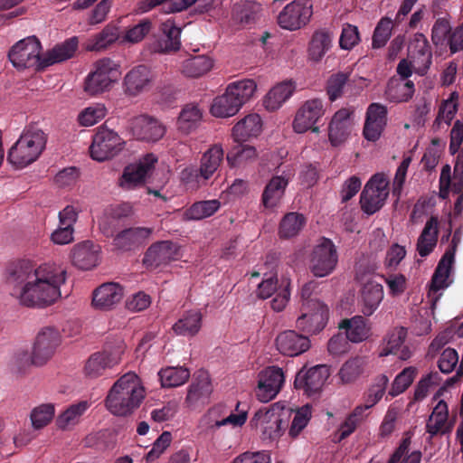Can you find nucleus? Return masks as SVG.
I'll return each mask as SVG.
<instances>
[{
  "instance_id": "obj_1",
  "label": "nucleus",
  "mask_w": 463,
  "mask_h": 463,
  "mask_svg": "<svg viewBox=\"0 0 463 463\" xmlns=\"http://www.w3.org/2000/svg\"><path fill=\"white\" fill-rule=\"evenodd\" d=\"M66 271L50 264L37 266L29 260L10 263L5 274L8 287L16 289H60L65 283Z\"/></svg>"
},
{
  "instance_id": "obj_2",
  "label": "nucleus",
  "mask_w": 463,
  "mask_h": 463,
  "mask_svg": "<svg viewBox=\"0 0 463 463\" xmlns=\"http://www.w3.org/2000/svg\"><path fill=\"white\" fill-rule=\"evenodd\" d=\"M293 411L290 407L275 402L259 409L250 419V425L264 441H278L288 426Z\"/></svg>"
},
{
  "instance_id": "obj_3",
  "label": "nucleus",
  "mask_w": 463,
  "mask_h": 463,
  "mask_svg": "<svg viewBox=\"0 0 463 463\" xmlns=\"http://www.w3.org/2000/svg\"><path fill=\"white\" fill-rule=\"evenodd\" d=\"M47 142L44 132L35 125L26 127L8 152L7 160L18 168L33 163L43 153Z\"/></svg>"
},
{
  "instance_id": "obj_4",
  "label": "nucleus",
  "mask_w": 463,
  "mask_h": 463,
  "mask_svg": "<svg viewBox=\"0 0 463 463\" xmlns=\"http://www.w3.org/2000/svg\"><path fill=\"white\" fill-rule=\"evenodd\" d=\"M256 89L255 81L250 79L230 83L225 92L213 99L211 113L217 118L234 116L250 100Z\"/></svg>"
},
{
  "instance_id": "obj_5",
  "label": "nucleus",
  "mask_w": 463,
  "mask_h": 463,
  "mask_svg": "<svg viewBox=\"0 0 463 463\" xmlns=\"http://www.w3.org/2000/svg\"><path fill=\"white\" fill-rule=\"evenodd\" d=\"M301 300V314L296 320V327L307 335L319 334L328 323L329 307L314 295V291H302Z\"/></svg>"
},
{
  "instance_id": "obj_6",
  "label": "nucleus",
  "mask_w": 463,
  "mask_h": 463,
  "mask_svg": "<svg viewBox=\"0 0 463 463\" xmlns=\"http://www.w3.org/2000/svg\"><path fill=\"white\" fill-rule=\"evenodd\" d=\"M145 397V388L135 373L128 372L122 375L118 380V416L134 412Z\"/></svg>"
},
{
  "instance_id": "obj_7",
  "label": "nucleus",
  "mask_w": 463,
  "mask_h": 463,
  "mask_svg": "<svg viewBox=\"0 0 463 463\" xmlns=\"http://www.w3.org/2000/svg\"><path fill=\"white\" fill-rule=\"evenodd\" d=\"M42 45L35 36L20 40L9 51L8 57L18 70L34 68L43 70L44 55H41Z\"/></svg>"
},
{
  "instance_id": "obj_8",
  "label": "nucleus",
  "mask_w": 463,
  "mask_h": 463,
  "mask_svg": "<svg viewBox=\"0 0 463 463\" xmlns=\"http://www.w3.org/2000/svg\"><path fill=\"white\" fill-rule=\"evenodd\" d=\"M389 181L383 174H375L365 184L361 196L362 210L368 215L378 212L389 195Z\"/></svg>"
},
{
  "instance_id": "obj_9",
  "label": "nucleus",
  "mask_w": 463,
  "mask_h": 463,
  "mask_svg": "<svg viewBox=\"0 0 463 463\" xmlns=\"http://www.w3.org/2000/svg\"><path fill=\"white\" fill-rule=\"evenodd\" d=\"M374 269L370 265L359 263L355 269V279L362 289H383L385 283L389 289H402L406 286V277L402 274H390L388 276L375 274Z\"/></svg>"
},
{
  "instance_id": "obj_10",
  "label": "nucleus",
  "mask_w": 463,
  "mask_h": 463,
  "mask_svg": "<svg viewBox=\"0 0 463 463\" xmlns=\"http://www.w3.org/2000/svg\"><path fill=\"white\" fill-rule=\"evenodd\" d=\"M116 62L104 58L95 63V70L88 74L84 80V91L96 96L108 91L115 81Z\"/></svg>"
},
{
  "instance_id": "obj_11",
  "label": "nucleus",
  "mask_w": 463,
  "mask_h": 463,
  "mask_svg": "<svg viewBox=\"0 0 463 463\" xmlns=\"http://www.w3.org/2000/svg\"><path fill=\"white\" fill-rule=\"evenodd\" d=\"M337 260L338 256L335 244L330 239L323 237L312 250L311 271L316 277H325L335 269Z\"/></svg>"
},
{
  "instance_id": "obj_12",
  "label": "nucleus",
  "mask_w": 463,
  "mask_h": 463,
  "mask_svg": "<svg viewBox=\"0 0 463 463\" xmlns=\"http://www.w3.org/2000/svg\"><path fill=\"white\" fill-rule=\"evenodd\" d=\"M61 343L58 329L44 326L39 330L33 344L34 366H43L53 356Z\"/></svg>"
},
{
  "instance_id": "obj_13",
  "label": "nucleus",
  "mask_w": 463,
  "mask_h": 463,
  "mask_svg": "<svg viewBox=\"0 0 463 463\" xmlns=\"http://www.w3.org/2000/svg\"><path fill=\"white\" fill-rule=\"evenodd\" d=\"M156 163V156L146 154L138 163L131 164L125 167L118 185L126 190L143 186L151 175Z\"/></svg>"
},
{
  "instance_id": "obj_14",
  "label": "nucleus",
  "mask_w": 463,
  "mask_h": 463,
  "mask_svg": "<svg viewBox=\"0 0 463 463\" xmlns=\"http://www.w3.org/2000/svg\"><path fill=\"white\" fill-rule=\"evenodd\" d=\"M313 14L310 0H294L288 4L278 16V23L283 29L294 31L305 26Z\"/></svg>"
},
{
  "instance_id": "obj_15",
  "label": "nucleus",
  "mask_w": 463,
  "mask_h": 463,
  "mask_svg": "<svg viewBox=\"0 0 463 463\" xmlns=\"http://www.w3.org/2000/svg\"><path fill=\"white\" fill-rule=\"evenodd\" d=\"M285 383L283 370L276 365L268 366L258 374V384L255 390L257 399L261 402H269L281 391Z\"/></svg>"
},
{
  "instance_id": "obj_16",
  "label": "nucleus",
  "mask_w": 463,
  "mask_h": 463,
  "mask_svg": "<svg viewBox=\"0 0 463 463\" xmlns=\"http://www.w3.org/2000/svg\"><path fill=\"white\" fill-rule=\"evenodd\" d=\"M113 125L114 122L109 119L98 128L90 146V156L93 160L103 162L111 159L116 155V132L111 128Z\"/></svg>"
},
{
  "instance_id": "obj_17",
  "label": "nucleus",
  "mask_w": 463,
  "mask_h": 463,
  "mask_svg": "<svg viewBox=\"0 0 463 463\" xmlns=\"http://www.w3.org/2000/svg\"><path fill=\"white\" fill-rule=\"evenodd\" d=\"M330 374L329 368L325 364L303 367L296 375L294 386L302 390L307 395H317L323 388Z\"/></svg>"
},
{
  "instance_id": "obj_18",
  "label": "nucleus",
  "mask_w": 463,
  "mask_h": 463,
  "mask_svg": "<svg viewBox=\"0 0 463 463\" xmlns=\"http://www.w3.org/2000/svg\"><path fill=\"white\" fill-rule=\"evenodd\" d=\"M323 101L319 99L307 100L298 110L293 121V128L297 133H305L311 130L314 133L319 132V127L316 123L324 115Z\"/></svg>"
},
{
  "instance_id": "obj_19",
  "label": "nucleus",
  "mask_w": 463,
  "mask_h": 463,
  "mask_svg": "<svg viewBox=\"0 0 463 463\" xmlns=\"http://www.w3.org/2000/svg\"><path fill=\"white\" fill-rule=\"evenodd\" d=\"M128 128L131 136L138 140L156 142L165 135L164 126L157 119L146 115L131 118Z\"/></svg>"
},
{
  "instance_id": "obj_20",
  "label": "nucleus",
  "mask_w": 463,
  "mask_h": 463,
  "mask_svg": "<svg viewBox=\"0 0 463 463\" xmlns=\"http://www.w3.org/2000/svg\"><path fill=\"white\" fill-rule=\"evenodd\" d=\"M71 259L78 269L91 270L101 261V248L91 241H81L73 246Z\"/></svg>"
},
{
  "instance_id": "obj_21",
  "label": "nucleus",
  "mask_w": 463,
  "mask_h": 463,
  "mask_svg": "<svg viewBox=\"0 0 463 463\" xmlns=\"http://www.w3.org/2000/svg\"><path fill=\"white\" fill-rule=\"evenodd\" d=\"M294 174L293 169L287 167L281 171L280 175L276 174L271 177L261 196V202L266 208H274L279 203Z\"/></svg>"
},
{
  "instance_id": "obj_22",
  "label": "nucleus",
  "mask_w": 463,
  "mask_h": 463,
  "mask_svg": "<svg viewBox=\"0 0 463 463\" xmlns=\"http://www.w3.org/2000/svg\"><path fill=\"white\" fill-rule=\"evenodd\" d=\"M387 107L380 103H372L366 110L363 135L368 141L375 142L387 125Z\"/></svg>"
},
{
  "instance_id": "obj_23",
  "label": "nucleus",
  "mask_w": 463,
  "mask_h": 463,
  "mask_svg": "<svg viewBox=\"0 0 463 463\" xmlns=\"http://www.w3.org/2000/svg\"><path fill=\"white\" fill-rule=\"evenodd\" d=\"M178 248L175 243L169 241H162L153 243L146 251L143 264L150 269H157L176 260Z\"/></svg>"
},
{
  "instance_id": "obj_24",
  "label": "nucleus",
  "mask_w": 463,
  "mask_h": 463,
  "mask_svg": "<svg viewBox=\"0 0 463 463\" xmlns=\"http://www.w3.org/2000/svg\"><path fill=\"white\" fill-rule=\"evenodd\" d=\"M353 115L354 109L349 108L340 109L334 114L328 127V137L332 146H337L347 140L354 125Z\"/></svg>"
},
{
  "instance_id": "obj_25",
  "label": "nucleus",
  "mask_w": 463,
  "mask_h": 463,
  "mask_svg": "<svg viewBox=\"0 0 463 463\" xmlns=\"http://www.w3.org/2000/svg\"><path fill=\"white\" fill-rule=\"evenodd\" d=\"M310 345L309 338L295 330H285L279 333L275 339V346L279 354L290 357L307 352Z\"/></svg>"
},
{
  "instance_id": "obj_26",
  "label": "nucleus",
  "mask_w": 463,
  "mask_h": 463,
  "mask_svg": "<svg viewBox=\"0 0 463 463\" xmlns=\"http://www.w3.org/2000/svg\"><path fill=\"white\" fill-rule=\"evenodd\" d=\"M449 412L447 402L439 400L432 409L426 423V431L430 437L444 435L452 430L453 425L449 420Z\"/></svg>"
},
{
  "instance_id": "obj_27",
  "label": "nucleus",
  "mask_w": 463,
  "mask_h": 463,
  "mask_svg": "<svg viewBox=\"0 0 463 463\" xmlns=\"http://www.w3.org/2000/svg\"><path fill=\"white\" fill-rule=\"evenodd\" d=\"M91 402L88 400L78 401L67 406L55 419L56 426L61 430H71L78 426L83 415L90 408Z\"/></svg>"
},
{
  "instance_id": "obj_28",
  "label": "nucleus",
  "mask_w": 463,
  "mask_h": 463,
  "mask_svg": "<svg viewBox=\"0 0 463 463\" xmlns=\"http://www.w3.org/2000/svg\"><path fill=\"white\" fill-rule=\"evenodd\" d=\"M153 232L152 228L133 227L118 232V250L135 251L143 247Z\"/></svg>"
},
{
  "instance_id": "obj_29",
  "label": "nucleus",
  "mask_w": 463,
  "mask_h": 463,
  "mask_svg": "<svg viewBox=\"0 0 463 463\" xmlns=\"http://www.w3.org/2000/svg\"><path fill=\"white\" fill-rule=\"evenodd\" d=\"M160 30L162 34L154 44V52L170 53L178 51L181 46V28L168 19L162 23Z\"/></svg>"
},
{
  "instance_id": "obj_30",
  "label": "nucleus",
  "mask_w": 463,
  "mask_h": 463,
  "mask_svg": "<svg viewBox=\"0 0 463 463\" xmlns=\"http://www.w3.org/2000/svg\"><path fill=\"white\" fill-rule=\"evenodd\" d=\"M154 79L155 73L150 68L146 65L136 66L125 76L126 92L136 96L147 90Z\"/></svg>"
},
{
  "instance_id": "obj_31",
  "label": "nucleus",
  "mask_w": 463,
  "mask_h": 463,
  "mask_svg": "<svg viewBox=\"0 0 463 463\" xmlns=\"http://www.w3.org/2000/svg\"><path fill=\"white\" fill-rule=\"evenodd\" d=\"M12 297L27 307H45L61 298V291H12Z\"/></svg>"
},
{
  "instance_id": "obj_32",
  "label": "nucleus",
  "mask_w": 463,
  "mask_h": 463,
  "mask_svg": "<svg viewBox=\"0 0 463 463\" xmlns=\"http://www.w3.org/2000/svg\"><path fill=\"white\" fill-rule=\"evenodd\" d=\"M407 336V329L400 326L393 328L386 337L385 346L381 355L395 354L401 360H407L411 356V350L404 344Z\"/></svg>"
},
{
  "instance_id": "obj_33",
  "label": "nucleus",
  "mask_w": 463,
  "mask_h": 463,
  "mask_svg": "<svg viewBox=\"0 0 463 463\" xmlns=\"http://www.w3.org/2000/svg\"><path fill=\"white\" fill-rule=\"evenodd\" d=\"M203 326V315L199 310L184 312L173 325L172 329L176 335L193 337L196 335Z\"/></svg>"
},
{
  "instance_id": "obj_34",
  "label": "nucleus",
  "mask_w": 463,
  "mask_h": 463,
  "mask_svg": "<svg viewBox=\"0 0 463 463\" xmlns=\"http://www.w3.org/2000/svg\"><path fill=\"white\" fill-rule=\"evenodd\" d=\"M415 92V86L412 80L405 79H397L392 77L388 80L385 96L392 102H407Z\"/></svg>"
},
{
  "instance_id": "obj_35",
  "label": "nucleus",
  "mask_w": 463,
  "mask_h": 463,
  "mask_svg": "<svg viewBox=\"0 0 463 463\" xmlns=\"http://www.w3.org/2000/svg\"><path fill=\"white\" fill-rule=\"evenodd\" d=\"M339 328L345 329L346 339L353 343H361L366 340L371 334V327L361 316H354L350 319H344Z\"/></svg>"
},
{
  "instance_id": "obj_36",
  "label": "nucleus",
  "mask_w": 463,
  "mask_h": 463,
  "mask_svg": "<svg viewBox=\"0 0 463 463\" xmlns=\"http://www.w3.org/2000/svg\"><path fill=\"white\" fill-rule=\"evenodd\" d=\"M454 261V252L447 250L440 259L433 273L429 289H445L450 286L451 266Z\"/></svg>"
},
{
  "instance_id": "obj_37",
  "label": "nucleus",
  "mask_w": 463,
  "mask_h": 463,
  "mask_svg": "<svg viewBox=\"0 0 463 463\" xmlns=\"http://www.w3.org/2000/svg\"><path fill=\"white\" fill-rule=\"evenodd\" d=\"M261 118L258 114H250L240 120L232 128V137L235 142H244L261 132Z\"/></svg>"
},
{
  "instance_id": "obj_38",
  "label": "nucleus",
  "mask_w": 463,
  "mask_h": 463,
  "mask_svg": "<svg viewBox=\"0 0 463 463\" xmlns=\"http://www.w3.org/2000/svg\"><path fill=\"white\" fill-rule=\"evenodd\" d=\"M79 41L76 36L71 37L62 43L56 45L44 54L43 67L71 59L78 49Z\"/></svg>"
},
{
  "instance_id": "obj_39",
  "label": "nucleus",
  "mask_w": 463,
  "mask_h": 463,
  "mask_svg": "<svg viewBox=\"0 0 463 463\" xmlns=\"http://www.w3.org/2000/svg\"><path fill=\"white\" fill-rule=\"evenodd\" d=\"M295 90L291 81H283L273 87L265 96L263 104L269 111H274L288 99Z\"/></svg>"
},
{
  "instance_id": "obj_40",
  "label": "nucleus",
  "mask_w": 463,
  "mask_h": 463,
  "mask_svg": "<svg viewBox=\"0 0 463 463\" xmlns=\"http://www.w3.org/2000/svg\"><path fill=\"white\" fill-rule=\"evenodd\" d=\"M333 35L326 29L314 33L308 46V56L314 61H320L332 46Z\"/></svg>"
},
{
  "instance_id": "obj_41",
  "label": "nucleus",
  "mask_w": 463,
  "mask_h": 463,
  "mask_svg": "<svg viewBox=\"0 0 463 463\" xmlns=\"http://www.w3.org/2000/svg\"><path fill=\"white\" fill-rule=\"evenodd\" d=\"M56 407L52 402H43L33 407L29 413L31 426L33 430H42L47 427L55 417Z\"/></svg>"
},
{
  "instance_id": "obj_42",
  "label": "nucleus",
  "mask_w": 463,
  "mask_h": 463,
  "mask_svg": "<svg viewBox=\"0 0 463 463\" xmlns=\"http://www.w3.org/2000/svg\"><path fill=\"white\" fill-rule=\"evenodd\" d=\"M224 151L221 145H213L208 148L200 160L201 174L205 175V179H210L219 169L223 161Z\"/></svg>"
},
{
  "instance_id": "obj_43",
  "label": "nucleus",
  "mask_w": 463,
  "mask_h": 463,
  "mask_svg": "<svg viewBox=\"0 0 463 463\" xmlns=\"http://www.w3.org/2000/svg\"><path fill=\"white\" fill-rule=\"evenodd\" d=\"M158 376L163 387L172 388L185 383L190 377V372L183 366H169L162 369Z\"/></svg>"
},
{
  "instance_id": "obj_44",
  "label": "nucleus",
  "mask_w": 463,
  "mask_h": 463,
  "mask_svg": "<svg viewBox=\"0 0 463 463\" xmlns=\"http://www.w3.org/2000/svg\"><path fill=\"white\" fill-rule=\"evenodd\" d=\"M113 357L107 352H99L93 354L86 362L84 366L85 375L89 378H97L104 371L112 365Z\"/></svg>"
},
{
  "instance_id": "obj_45",
  "label": "nucleus",
  "mask_w": 463,
  "mask_h": 463,
  "mask_svg": "<svg viewBox=\"0 0 463 463\" xmlns=\"http://www.w3.org/2000/svg\"><path fill=\"white\" fill-rule=\"evenodd\" d=\"M218 200L200 201L193 203L184 213L187 221H198L214 214L220 208Z\"/></svg>"
},
{
  "instance_id": "obj_46",
  "label": "nucleus",
  "mask_w": 463,
  "mask_h": 463,
  "mask_svg": "<svg viewBox=\"0 0 463 463\" xmlns=\"http://www.w3.org/2000/svg\"><path fill=\"white\" fill-rule=\"evenodd\" d=\"M213 65V61L207 56H194L183 62L182 72L187 77L198 78L207 73Z\"/></svg>"
},
{
  "instance_id": "obj_47",
  "label": "nucleus",
  "mask_w": 463,
  "mask_h": 463,
  "mask_svg": "<svg viewBox=\"0 0 463 463\" xmlns=\"http://www.w3.org/2000/svg\"><path fill=\"white\" fill-rule=\"evenodd\" d=\"M306 223V218L298 213H288L279 223V234L281 238L288 239L299 233Z\"/></svg>"
},
{
  "instance_id": "obj_48",
  "label": "nucleus",
  "mask_w": 463,
  "mask_h": 463,
  "mask_svg": "<svg viewBox=\"0 0 463 463\" xmlns=\"http://www.w3.org/2000/svg\"><path fill=\"white\" fill-rule=\"evenodd\" d=\"M203 117L201 109L198 106L194 104L186 105L181 111L177 120L178 129L184 133L189 134L194 130L201 121Z\"/></svg>"
},
{
  "instance_id": "obj_49",
  "label": "nucleus",
  "mask_w": 463,
  "mask_h": 463,
  "mask_svg": "<svg viewBox=\"0 0 463 463\" xmlns=\"http://www.w3.org/2000/svg\"><path fill=\"white\" fill-rule=\"evenodd\" d=\"M364 367L365 361L363 358H351L341 366L338 376L343 383H353L364 373Z\"/></svg>"
},
{
  "instance_id": "obj_50",
  "label": "nucleus",
  "mask_w": 463,
  "mask_h": 463,
  "mask_svg": "<svg viewBox=\"0 0 463 463\" xmlns=\"http://www.w3.org/2000/svg\"><path fill=\"white\" fill-rule=\"evenodd\" d=\"M227 153L226 159L230 166L235 167L257 156L256 148L250 145H243V142H236Z\"/></svg>"
},
{
  "instance_id": "obj_51",
  "label": "nucleus",
  "mask_w": 463,
  "mask_h": 463,
  "mask_svg": "<svg viewBox=\"0 0 463 463\" xmlns=\"http://www.w3.org/2000/svg\"><path fill=\"white\" fill-rule=\"evenodd\" d=\"M211 392L212 385L210 379L206 374H203L190 385L186 401L187 402L194 404L207 399Z\"/></svg>"
},
{
  "instance_id": "obj_52",
  "label": "nucleus",
  "mask_w": 463,
  "mask_h": 463,
  "mask_svg": "<svg viewBox=\"0 0 463 463\" xmlns=\"http://www.w3.org/2000/svg\"><path fill=\"white\" fill-rule=\"evenodd\" d=\"M417 368L413 366L404 368L395 376L393 382L392 383L388 392L389 395L392 397H396L404 392L414 381L417 375Z\"/></svg>"
},
{
  "instance_id": "obj_53",
  "label": "nucleus",
  "mask_w": 463,
  "mask_h": 463,
  "mask_svg": "<svg viewBox=\"0 0 463 463\" xmlns=\"http://www.w3.org/2000/svg\"><path fill=\"white\" fill-rule=\"evenodd\" d=\"M115 42L116 25L110 23L87 45V50L90 52L105 50Z\"/></svg>"
},
{
  "instance_id": "obj_54",
  "label": "nucleus",
  "mask_w": 463,
  "mask_h": 463,
  "mask_svg": "<svg viewBox=\"0 0 463 463\" xmlns=\"http://www.w3.org/2000/svg\"><path fill=\"white\" fill-rule=\"evenodd\" d=\"M260 10V4L245 2L235 8V19L244 25H250L258 19Z\"/></svg>"
},
{
  "instance_id": "obj_55",
  "label": "nucleus",
  "mask_w": 463,
  "mask_h": 463,
  "mask_svg": "<svg viewBox=\"0 0 463 463\" xmlns=\"http://www.w3.org/2000/svg\"><path fill=\"white\" fill-rule=\"evenodd\" d=\"M99 228L103 236L111 240L112 245H114L116 241V209L113 206L104 210L99 220Z\"/></svg>"
},
{
  "instance_id": "obj_56",
  "label": "nucleus",
  "mask_w": 463,
  "mask_h": 463,
  "mask_svg": "<svg viewBox=\"0 0 463 463\" xmlns=\"http://www.w3.org/2000/svg\"><path fill=\"white\" fill-rule=\"evenodd\" d=\"M440 381V376L437 372H431L423 376L415 387L413 395L414 401H423L430 391L439 384Z\"/></svg>"
},
{
  "instance_id": "obj_57",
  "label": "nucleus",
  "mask_w": 463,
  "mask_h": 463,
  "mask_svg": "<svg viewBox=\"0 0 463 463\" xmlns=\"http://www.w3.org/2000/svg\"><path fill=\"white\" fill-rule=\"evenodd\" d=\"M409 445V439H404L393 452L388 463H420L421 459L420 452L418 450L411 451Z\"/></svg>"
},
{
  "instance_id": "obj_58",
  "label": "nucleus",
  "mask_w": 463,
  "mask_h": 463,
  "mask_svg": "<svg viewBox=\"0 0 463 463\" xmlns=\"http://www.w3.org/2000/svg\"><path fill=\"white\" fill-rule=\"evenodd\" d=\"M361 311L371 316L383 298V291H359L357 297Z\"/></svg>"
},
{
  "instance_id": "obj_59",
  "label": "nucleus",
  "mask_w": 463,
  "mask_h": 463,
  "mask_svg": "<svg viewBox=\"0 0 463 463\" xmlns=\"http://www.w3.org/2000/svg\"><path fill=\"white\" fill-rule=\"evenodd\" d=\"M248 419V411L244 409H240V403L238 402L236 405V409L234 411H232L228 416L216 420L213 425L212 429H219L222 426H230L232 429L241 428L247 421Z\"/></svg>"
},
{
  "instance_id": "obj_60",
  "label": "nucleus",
  "mask_w": 463,
  "mask_h": 463,
  "mask_svg": "<svg viewBox=\"0 0 463 463\" xmlns=\"http://www.w3.org/2000/svg\"><path fill=\"white\" fill-rule=\"evenodd\" d=\"M392 19L383 17L379 21L373 34L372 46L373 49L382 48L387 43L392 34Z\"/></svg>"
},
{
  "instance_id": "obj_61",
  "label": "nucleus",
  "mask_w": 463,
  "mask_h": 463,
  "mask_svg": "<svg viewBox=\"0 0 463 463\" xmlns=\"http://www.w3.org/2000/svg\"><path fill=\"white\" fill-rule=\"evenodd\" d=\"M388 383L389 378L385 374H380L375 378L364 398V402L367 404V407L373 408L379 402L385 392Z\"/></svg>"
},
{
  "instance_id": "obj_62",
  "label": "nucleus",
  "mask_w": 463,
  "mask_h": 463,
  "mask_svg": "<svg viewBox=\"0 0 463 463\" xmlns=\"http://www.w3.org/2000/svg\"><path fill=\"white\" fill-rule=\"evenodd\" d=\"M451 32L449 21L446 17L438 18L431 29V41L436 46L448 44L449 36Z\"/></svg>"
},
{
  "instance_id": "obj_63",
  "label": "nucleus",
  "mask_w": 463,
  "mask_h": 463,
  "mask_svg": "<svg viewBox=\"0 0 463 463\" xmlns=\"http://www.w3.org/2000/svg\"><path fill=\"white\" fill-rule=\"evenodd\" d=\"M349 80V74L338 72L330 76L326 84V92L331 101L342 96L343 90Z\"/></svg>"
},
{
  "instance_id": "obj_64",
  "label": "nucleus",
  "mask_w": 463,
  "mask_h": 463,
  "mask_svg": "<svg viewBox=\"0 0 463 463\" xmlns=\"http://www.w3.org/2000/svg\"><path fill=\"white\" fill-rule=\"evenodd\" d=\"M311 418V407L303 406L295 411L288 434L292 438H296L305 429Z\"/></svg>"
}]
</instances>
